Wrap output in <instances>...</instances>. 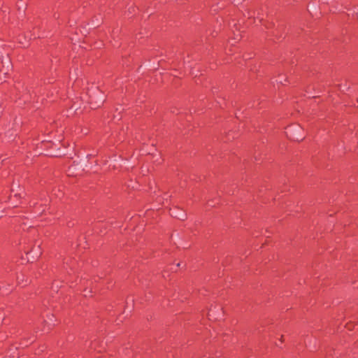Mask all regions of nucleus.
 <instances>
[{
	"label": "nucleus",
	"mask_w": 358,
	"mask_h": 358,
	"mask_svg": "<svg viewBox=\"0 0 358 358\" xmlns=\"http://www.w3.org/2000/svg\"><path fill=\"white\" fill-rule=\"evenodd\" d=\"M357 16H358V10L357 11Z\"/></svg>",
	"instance_id": "f257e3e1"
}]
</instances>
